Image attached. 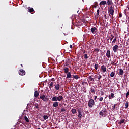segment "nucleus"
<instances>
[{
    "label": "nucleus",
    "mask_w": 129,
    "mask_h": 129,
    "mask_svg": "<svg viewBox=\"0 0 129 129\" xmlns=\"http://www.w3.org/2000/svg\"><path fill=\"white\" fill-rule=\"evenodd\" d=\"M108 13L110 17H111V16H112V19H113V15H114V10H113V7L112 6V5L109 8Z\"/></svg>",
    "instance_id": "f257e3e1"
},
{
    "label": "nucleus",
    "mask_w": 129,
    "mask_h": 129,
    "mask_svg": "<svg viewBox=\"0 0 129 129\" xmlns=\"http://www.w3.org/2000/svg\"><path fill=\"white\" fill-rule=\"evenodd\" d=\"M40 99H42V100H43V101H44L45 102H47V101L49 100V98H48V96L44 94H41L40 95Z\"/></svg>",
    "instance_id": "f03ea898"
},
{
    "label": "nucleus",
    "mask_w": 129,
    "mask_h": 129,
    "mask_svg": "<svg viewBox=\"0 0 129 129\" xmlns=\"http://www.w3.org/2000/svg\"><path fill=\"white\" fill-rule=\"evenodd\" d=\"M95 104V102H94V100L91 99L88 101V106L90 108H92L93 105Z\"/></svg>",
    "instance_id": "7ed1b4c3"
},
{
    "label": "nucleus",
    "mask_w": 129,
    "mask_h": 129,
    "mask_svg": "<svg viewBox=\"0 0 129 129\" xmlns=\"http://www.w3.org/2000/svg\"><path fill=\"white\" fill-rule=\"evenodd\" d=\"M78 111V117L79 118H81L82 117V112H83V110L81 108L78 109L77 110Z\"/></svg>",
    "instance_id": "20e7f679"
},
{
    "label": "nucleus",
    "mask_w": 129,
    "mask_h": 129,
    "mask_svg": "<svg viewBox=\"0 0 129 129\" xmlns=\"http://www.w3.org/2000/svg\"><path fill=\"white\" fill-rule=\"evenodd\" d=\"M91 32L92 34H96V32H97V28L96 27H92L91 28Z\"/></svg>",
    "instance_id": "39448f33"
},
{
    "label": "nucleus",
    "mask_w": 129,
    "mask_h": 129,
    "mask_svg": "<svg viewBox=\"0 0 129 129\" xmlns=\"http://www.w3.org/2000/svg\"><path fill=\"white\" fill-rule=\"evenodd\" d=\"M101 70L102 71V72H103V73H105V72H106V66H105V65H103L101 67Z\"/></svg>",
    "instance_id": "423d86ee"
},
{
    "label": "nucleus",
    "mask_w": 129,
    "mask_h": 129,
    "mask_svg": "<svg viewBox=\"0 0 129 129\" xmlns=\"http://www.w3.org/2000/svg\"><path fill=\"white\" fill-rule=\"evenodd\" d=\"M19 75L23 76L26 74V72L25 70L21 69L19 71Z\"/></svg>",
    "instance_id": "0eeeda50"
},
{
    "label": "nucleus",
    "mask_w": 129,
    "mask_h": 129,
    "mask_svg": "<svg viewBox=\"0 0 129 129\" xmlns=\"http://www.w3.org/2000/svg\"><path fill=\"white\" fill-rule=\"evenodd\" d=\"M117 50H118V45H115L113 47V51L114 53H116V52H117Z\"/></svg>",
    "instance_id": "6e6552de"
},
{
    "label": "nucleus",
    "mask_w": 129,
    "mask_h": 129,
    "mask_svg": "<svg viewBox=\"0 0 129 129\" xmlns=\"http://www.w3.org/2000/svg\"><path fill=\"white\" fill-rule=\"evenodd\" d=\"M88 79V81L90 82H94V78L91 77V76H89L88 77H87Z\"/></svg>",
    "instance_id": "1a4fd4ad"
},
{
    "label": "nucleus",
    "mask_w": 129,
    "mask_h": 129,
    "mask_svg": "<svg viewBox=\"0 0 129 129\" xmlns=\"http://www.w3.org/2000/svg\"><path fill=\"white\" fill-rule=\"evenodd\" d=\"M67 79H69V78H72V76H71V73L70 72L69 73H67Z\"/></svg>",
    "instance_id": "9d476101"
},
{
    "label": "nucleus",
    "mask_w": 129,
    "mask_h": 129,
    "mask_svg": "<svg viewBox=\"0 0 129 129\" xmlns=\"http://www.w3.org/2000/svg\"><path fill=\"white\" fill-rule=\"evenodd\" d=\"M106 56V57H107L109 58H110V56H111V55L110 54V50L107 51Z\"/></svg>",
    "instance_id": "9b49d317"
},
{
    "label": "nucleus",
    "mask_w": 129,
    "mask_h": 129,
    "mask_svg": "<svg viewBox=\"0 0 129 129\" xmlns=\"http://www.w3.org/2000/svg\"><path fill=\"white\" fill-rule=\"evenodd\" d=\"M60 87H61V86H60L59 84H56L55 85V88L56 90H59L60 89Z\"/></svg>",
    "instance_id": "f8f14e48"
},
{
    "label": "nucleus",
    "mask_w": 129,
    "mask_h": 129,
    "mask_svg": "<svg viewBox=\"0 0 129 129\" xmlns=\"http://www.w3.org/2000/svg\"><path fill=\"white\" fill-rule=\"evenodd\" d=\"M107 4V2L106 1H102L100 3L99 5L100 6H103L104 5H106Z\"/></svg>",
    "instance_id": "ddd939ff"
},
{
    "label": "nucleus",
    "mask_w": 129,
    "mask_h": 129,
    "mask_svg": "<svg viewBox=\"0 0 129 129\" xmlns=\"http://www.w3.org/2000/svg\"><path fill=\"white\" fill-rule=\"evenodd\" d=\"M57 97V100L58 101H61V100H63L64 99V97H63V96H59Z\"/></svg>",
    "instance_id": "4468645a"
},
{
    "label": "nucleus",
    "mask_w": 129,
    "mask_h": 129,
    "mask_svg": "<svg viewBox=\"0 0 129 129\" xmlns=\"http://www.w3.org/2000/svg\"><path fill=\"white\" fill-rule=\"evenodd\" d=\"M53 107H58L59 106V103L58 102H54L53 104Z\"/></svg>",
    "instance_id": "2eb2a0df"
},
{
    "label": "nucleus",
    "mask_w": 129,
    "mask_h": 129,
    "mask_svg": "<svg viewBox=\"0 0 129 129\" xmlns=\"http://www.w3.org/2000/svg\"><path fill=\"white\" fill-rule=\"evenodd\" d=\"M63 70L64 71V73H66V74L67 73H69V68H67V67H64L63 68Z\"/></svg>",
    "instance_id": "dca6fc26"
},
{
    "label": "nucleus",
    "mask_w": 129,
    "mask_h": 129,
    "mask_svg": "<svg viewBox=\"0 0 129 129\" xmlns=\"http://www.w3.org/2000/svg\"><path fill=\"white\" fill-rule=\"evenodd\" d=\"M109 99H112V98H114L115 97V96H114V94L113 93H111V97L110 95L109 96Z\"/></svg>",
    "instance_id": "f3484780"
},
{
    "label": "nucleus",
    "mask_w": 129,
    "mask_h": 129,
    "mask_svg": "<svg viewBox=\"0 0 129 129\" xmlns=\"http://www.w3.org/2000/svg\"><path fill=\"white\" fill-rule=\"evenodd\" d=\"M38 96H39V92L37 91H35L34 92V97L36 98H38Z\"/></svg>",
    "instance_id": "a211bd4d"
},
{
    "label": "nucleus",
    "mask_w": 129,
    "mask_h": 129,
    "mask_svg": "<svg viewBox=\"0 0 129 129\" xmlns=\"http://www.w3.org/2000/svg\"><path fill=\"white\" fill-rule=\"evenodd\" d=\"M107 4L109 6H110L111 5H112V6L113 5V3L112 0H107Z\"/></svg>",
    "instance_id": "6ab92c4d"
},
{
    "label": "nucleus",
    "mask_w": 129,
    "mask_h": 129,
    "mask_svg": "<svg viewBox=\"0 0 129 129\" xmlns=\"http://www.w3.org/2000/svg\"><path fill=\"white\" fill-rule=\"evenodd\" d=\"M52 101H55L57 102L58 101V99H57V97H53L52 99H51Z\"/></svg>",
    "instance_id": "aec40b11"
},
{
    "label": "nucleus",
    "mask_w": 129,
    "mask_h": 129,
    "mask_svg": "<svg viewBox=\"0 0 129 129\" xmlns=\"http://www.w3.org/2000/svg\"><path fill=\"white\" fill-rule=\"evenodd\" d=\"M96 91V90H95V89H94V88H91L90 92H91V93L94 94V93H95Z\"/></svg>",
    "instance_id": "412c9836"
},
{
    "label": "nucleus",
    "mask_w": 129,
    "mask_h": 129,
    "mask_svg": "<svg viewBox=\"0 0 129 129\" xmlns=\"http://www.w3.org/2000/svg\"><path fill=\"white\" fill-rule=\"evenodd\" d=\"M105 112H106V110H105V111H102L100 112V115H101L102 116H103L104 113H105Z\"/></svg>",
    "instance_id": "4be33fe9"
},
{
    "label": "nucleus",
    "mask_w": 129,
    "mask_h": 129,
    "mask_svg": "<svg viewBox=\"0 0 129 129\" xmlns=\"http://www.w3.org/2000/svg\"><path fill=\"white\" fill-rule=\"evenodd\" d=\"M73 78H74V79H76V80L78 79V78H80V77L78 76V75H73Z\"/></svg>",
    "instance_id": "5701e85b"
},
{
    "label": "nucleus",
    "mask_w": 129,
    "mask_h": 129,
    "mask_svg": "<svg viewBox=\"0 0 129 129\" xmlns=\"http://www.w3.org/2000/svg\"><path fill=\"white\" fill-rule=\"evenodd\" d=\"M24 120L26 121V122H30V120H29V118H28V117H27L26 116L24 117Z\"/></svg>",
    "instance_id": "b1692460"
},
{
    "label": "nucleus",
    "mask_w": 129,
    "mask_h": 129,
    "mask_svg": "<svg viewBox=\"0 0 129 129\" xmlns=\"http://www.w3.org/2000/svg\"><path fill=\"white\" fill-rule=\"evenodd\" d=\"M119 75H123V70L122 69H119Z\"/></svg>",
    "instance_id": "393cba45"
},
{
    "label": "nucleus",
    "mask_w": 129,
    "mask_h": 129,
    "mask_svg": "<svg viewBox=\"0 0 129 129\" xmlns=\"http://www.w3.org/2000/svg\"><path fill=\"white\" fill-rule=\"evenodd\" d=\"M53 85H54V82H51L50 84H49V88L51 89V88H52Z\"/></svg>",
    "instance_id": "a878e982"
},
{
    "label": "nucleus",
    "mask_w": 129,
    "mask_h": 129,
    "mask_svg": "<svg viewBox=\"0 0 129 129\" xmlns=\"http://www.w3.org/2000/svg\"><path fill=\"white\" fill-rule=\"evenodd\" d=\"M71 112H72V113H73V114H75V113H76V109L73 108L71 110Z\"/></svg>",
    "instance_id": "bb28decb"
},
{
    "label": "nucleus",
    "mask_w": 129,
    "mask_h": 129,
    "mask_svg": "<svg viewBox=\"0 0 129 129\" xmlns=\"http://www.w3.org/2000/svg\"><path fill=\"white\" fill-rule=\"evenodd\" d=\"M125 119H123L122 120H120V121L119 122V124H122V123H124Z\"/></svg>",
    "instance_id": "cd10ccee"
},
{
    "label": "nucleus",
    "mask_w": 129,
    "mask_h": 129,
    "mask_svg": "<svg viewBox=\"0 0 129 129\" xmlns=\"http://www.w3.org/2000/svg\"><path fill=\"white\" fill-rule=\"evenodd\" d=\"M125 109H126L127 108H128V106H129V104H128V102H126V103L125 104Z\"/></svg>",
    "instance_id": "c85d7f7f"
},
{
    "label": "nucleus",
    "mask_w": 129,
    "mask_h": 129,
    "mask_svg": "<svg viewBox=\"0 0 129 129\" xmlns=\"http://www.w3.org/2000/svg\"><path fill=\"white\" fill-rule=\"evenodd\" d=\"M28 12H29V13H33V12H34V8H31L29 9H28Z\"/></svg>",
    "instance_id": "c756f323"
},
{
    "label": "nucleus",
    "mask_w": 129,
    "mask_h": 129,
    "mask_svg": "<svg viewBox=\"0 0 129 129\" xmlns=\"http://www.w3.org/2000/svg\"><path fill=\"white\" fill-rule=\"evenodd\" d=\"M115 75V73L112 72L110 74L111 77H113Z\"/></svg>",
    "instance_id": "7c9ffc66"
},
{
    "label": "nucleus",
    "mask_w": 129,
    "mask_h": 129,
    "mask_svg": "<svg viewBox=\"0 0 129 129\" xmlns=\"http://www.w3.org/2000/svg\"><path fill=\"white\" fill-rule=\"evenodd\" d=\"M34 106H35V108H37V109H39V104H38L35 103L34 104Z\"/></svg>",
    "instance_id": "2f4dec72"
},
{
    "label": "nucleus",
    "mask_w": 129,
    "mask_h": 129,
    "mask_svg": "<svg viewBox=\"0 0 129 129\" xmlns=\"http://www.w3.org/2000/svg\"><path fill=\"white\" fill-rule=\"evenodd\" d=\"M43 118L44 120H46V119H48V118H49V117L46 115H44L43 116Z\"/></svg>",
    "instance_id": "473e14b6"
},
{
    "label": "nucleus",
    "mask_w": 129,
    "mask_h": 129,
    "mask_svg": "<svg viewBox=\"0 0 129 129\" xmlns=\"http://www.w3.org/2000/svg\"><path fill=\"white\" fill-rule=\"evenodd\" d=\"M116 37H115V38H114V39L113 40L112 43L113 44H114V43H116Z\"/></svg>",
    "instance_id": "72a5a7b5"
},
{
    "label": "nucleus",
    "mask_w": 129,
    "mask_h": 129,
    "mask_svg": "<svg viewBox=\"0 0 129 129\" xmlns=\"http://www.w3.org/2000/svg\"><path fill=\"white\" fill-rule=\"evenodd\" d=\"M114 39V36L113 35H111V38H110V41H112Z\"/></svg>",
    "instance_id": "f704fd0d"
},
{
    "label": "nucleus",
    "mask_w": 129,
    "mask_h": 129,
    "mask_svg": "<svg viewBox=\"0 0 129 129\" xmlns=\"http://www.w3.org/2000/svg\"><path fill=\"white\" fill-rule=\"evenodd\" d=\"M116 105H117V104H115L113 106V107L112 108L113 110H115V107H116Z\"/></svg>",
    "instance_id": "c9c22d12"
},
{
    "label": "nucleus",
    "mask_w": 129,
    "mask_h": 129,
    "mask_svg": "<svg viewBox=\"0 0 129 129\" xmlns=\"http://www.w3.org/2000/svg\"><path fill=\"white\" fill-rule=\"evenodd\" d=\"M101 78H102V76H101V75H99L98 78V80H100Z\"/></svg>",
    "instance_id": "e433bc0d"
},
{
    "label": "nucleus",
    "mask_w": 129,
    "mask_h": 129,
    "mask_svg": "<svg viewBox=\"0 0 129 129\" xmlns=\"http://www.w3.org/2000/svg\"><path fill=\"white\" fill-rule=\"evenodd\" d=\"M99 13H100L99 9H98L97 10V17H98L99 16Z\"/></svg>",
    "instance_id": "4c0bfd02"
},
{
    "label": "nucleus",
    "mask_w": 129,
    "mask_h": 129,
    "mask_svg": "<svg viewBox=\"0 0 129 129\" xmlns=\"http://www.w3.org/2000/svg\"><path fill=\"white\" fill-rule=\"evenodd\" d=\"M95 69H96V70H97L98 69V64H96L95 65Z\"/></svg>",
    "instance_id": "58836bf2"
},
{
    "label": "nucleus",
    "mask_w": 129,
    "mask_h": 129,
    "mask_svg": "<svg viewBox=\"0 0 129 129\" xmlns=\"http://www.w3.org/2000/svg\"><path fill=\"white\" fill-rule=\"evenodd\" d=\"M84 59H87L88 58V56H87V55L86 54H84Z\"/></svg>",
    "instance_id": "ea45409f"
},
{
    "label": "nucleus",
    "mask_w": 129,
    "mask_h": 129,
    "mask_svg": "<svg viewBox=\"0 0 129 129\" xmlns=\"http://www.w3.org/2000/svg\"><path fill=\"white\" fill-rule=\"evenodd\" d=\"M97 6H98V2H95V8H96V7H97Z\"/></svg>",
    "instance_id": "a19ab883"
},
{
    "label": "nucleus",
    "mask_w": 129,
    "mask_h": 129,
    "mask_svg": "<svg viewBox=\"0 0 129 129\" xmlns=\"http://www.w3.org/2000/svg\"><path fill=\"white\" fill-rule=\"evenodd\" d=\"M99 99V101H102L103 100V97H101L100 98H98Z\"/></svg>",
    "instance_id": "79ce46f5"
},
{
    "label": "nucleus",
    "mask_w": 129,
    "mask_h": 129,
    "mask_svg": "<svg viewBox=\"0 0 129 129\" xmlns=\"http://www.w3.org/2000/svg\"><path fill=\"white\" fill-rule=\"evenodd\" d=\"M61 112H64L66 111V109H65V108H62V109H61Z\"/></svg>",
    "instance_id": "37998d69"
},
{
    "label": "nucleus",
    "mask_w": 129,
    "mask_h": 129,
    "mask_svg": "<svg viewBox=\"0 0 129 129\" xmlns=\"http://www.w3.org/2000/svg\"><path fill=\"white\" fill-rule=\"evenodd\" d=\"M128 95H129V91H128L127 92V93L126 94V98H128Z\"/></svg>",
    "instance_id": "c03bdc74"
},
{
    "label": "nucleus",
    "mask_w": 129,
    "mask_h": 129,
    "mask_svg": "<svg viewBox=\"0 0 129 129\" xmlns=\"http://www.w3.org/2000/svg\"><path fill=\"white\" fill-rule=\"evenodd\" d=\"M95 52H99V49L96 48L94 49Z\"/></svg>",
    "instance_id": "a18cd8bd"
},
{
    "label": "nucleus",
    "mask_w": 129,
    "mask_h": 129,
    "mask_svg": "<svg viewBox=\"0 0 129 129\" xmlns=\"http://www.w3.org/2000/svg\"><path fill=\"white\" fill-rule=\"evenodd\" d=\"M111 65H114L115 66H116V63L115 62H112Z\"/></svg>",
    "instance_id": "49530a36"
},
{
    "label": "nucleus",
    "mask_w": 129,
    "mask_h": 129,
    "mask_svg": "<svg viewBox=\"0 0 129 129\" xmlns=\"http://www.w3.org/2000/svg\"><path fill=\"white\" fill-rule=\"evenodd\" d=\"M119 18H121V17H122V14L120 13V14H119Z\"/></svg>",
    "instance_id": "de8ad7c7"
},
{
    "label": "nucleus",
    "mask_w": 129,
    "mask_h": 129,
    "mask_svg": "<svg viewBox=\"0 0 129 129\" xmlns=\"http://www.w3.org/2000/svg\"><path fill=\"white\" fill-rule=\"evenodd\" d=\"M96 99H97V96L94 97V100H96Z\"/></svg>",
    "instance_id": "09e8293b"
},
{
    "label": "nucleus",
    "mask_w": 129,
    "mask_h": 129,
    "mask_svg": "<svg viewBox=\"0 0 129 129\" xmlns=\"http://www.w3.org/2000/svg\"><path fill=\"white\" fill-rule=\"evenodd\" d=\"M104 17H105V19H107V17L106 16V15H105Z\"/></svg>",
    "instance_id": "8fccbe9b"
},
{
    "label": "nucleus",
    "mask_w": 129,
    "mask_h": 129,
    "mask_svg": "<svg viewBox=\"0 0 129 129\" xmlns=\"http://www.w3.org/2000/svg\"><path fill=\"white\" fill-rule=\"evenodd\" d=\"M70 49L72 48V45H70Z\"/></svg>",
    "instance_id": "3c124183"
},
{
    "label": "nucleus",
    "mask_w": 129,
    "mask_h": 129,
    "mask_svg": "<svg viewBox=\"0 0 129 129\" xmlns=\"http://www.w3.org/2000/svg\"><path fill=\"white\" fill-rule=\"evenodd\" d=\"M21 66H22V67H23V64H21Z\"/></svg>",
    "instance_id": "603ef678"
},
{
    "label": "nucleus",
    "mask_w": 129,
    "mask_h": 129,
    "mask_svg": "<svg viewBox=\"0 0 129 129\" xmlns=\"http://www.w3.org/2000/svg\"><path fill=\"white\" fill-rule=\"evenodd\" d=\"M103 76H105V75H103Z\"/></svg>",
    "instance_id": "864d4df0"
},
{
    "label": "nucleus",
    "mask_w": 129,
    "mask_h": 129,
    "mask_svg": "<svg viewBox=\"0 0 129 129\" xmlns=\"http://www.w3.org/2000/svg\"><path fill=\"white\" fill-rule=\"evenodd\" d=\"M116 106H117V105H116Z\"/></svg>",
    "instance_id": "5fc2aeb1"
},
{
    "label": "nucleus",
    "mask_w": 129,
    "mask_h": 129,
    "mask_svg": "<svg viewBox=\"0 0 129 129\" xmlns=\"http://www.w3.org/2000/svg\"><path fill=\"white\" fill-rule=\"evenodd\" d=\"M37 129H41V128H37Z\"/></svg>",
    "instance_id": "6e6d98bb"
}]
</instances>
